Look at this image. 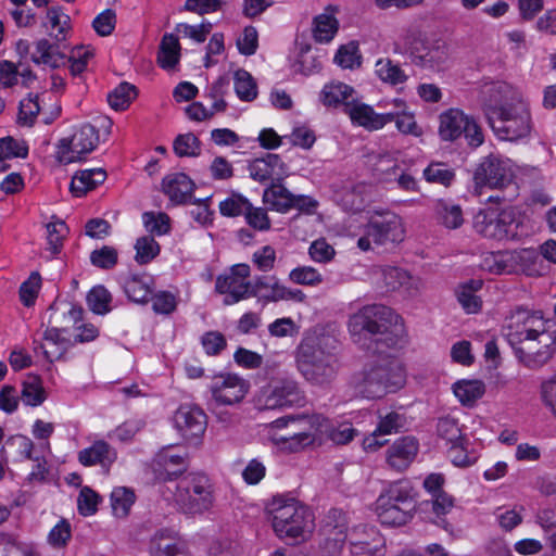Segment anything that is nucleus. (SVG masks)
Here are the masks:
<instances>
[{"mask_svg":"<svg viewBox=\"0 0 556 556\" xmlns=\"http://www.w3.org/2000/svg\"><path fill=\"white\" fill-rule=\"evenodd\" d=\"M116 451L102 440L78 453V460L81 465L93 466L100 464L106 470L116 460Z\"/></svg>","mask_w":556,"mask_h":556,"instance_id":"nucleus-31","label":"nucleus"},{"mask_svg":"<svg viewBox=\"0 0 556 556\" xmlns=\"http://www.w3.org/2000/svg\"><path fill=\"white\" fill-rule=\"evenodd\" d=\"M118 261V252L115 248L103 245L101 249L93 250L90 253V262L93 266L101 269H112Z\"/></svg>","mask_w":556,"mask_h":556,"instance_id":"nucleus-57","label":"nucleus"},{"mask_svg":"<svg viewBox=\"0 0 556 556\" xmlns=\"http://www.w3.org/2000/svg\"><path fill=\"white\" fill-rule=\"evenodd\" d=\"M21 399L27 406H39L46 400V392L41 378L37 375H28L22 384Z\"/></svg>","mask_w":556,"mask_h":556,"instance_id":"nucleus-42","label":"nucleus"},{"mask_svg":"<svg viewBox=\"0 0 556 556\" xmlns=\"http://www.w3.org/2000/svg\"><path fill=\"white\" fill-rule=\"evenodd\" d=\"M123 289L130 301L147 303L152 293L151 279L147 281L142 276L130 275L124 279Z\"/></svg>","mask_w":556,"mask_h":556,"instance_id":"nucleus-39","label":"nucleus"},{"mask_svg":"<svg viewBox=\"0 0 556 556\" xmlns=\"http://www.w3.org/2000/svg\"><path fill=\"white\" fill-rule=\"evenodd\" d=\"M540 397L542 403L549 408L554 415L556 409V371L541 382Z\"/></svg>","mask_w":556,"mask_h":556,"instance_id":"nucleus-64","label":"nucleus"},{"mask_svg":"<svg viewBox=\"0 0 556 556\" xmlns=\"http://www.w3.org/2000/svg\"><path fill=\"white\" fill-rule=\"evenodd\" d=\"M142 219L146 229L151 233L162 236L170 229L169 217L165 213L146 212L142 215Z\"/></svg>","mask_w":556,"mask_h":556,"instance_id":"nucleus-61","label":"nucleus"},{"mask_svg":"<svg viewBox=\"0 0 556 556\" xmlns=\"http://www.w3.org/2000/svg\"><path fill=\"white\" fill-rule=\"evenodd\" d=\"M135 260L138 264L144 265L150 263L160 254V244L151 236H143L137 239L135 244Z\"/></svg>","mask_w":556,"mask_h":556,"instance_id":"nucleus-55","label":"nucleus"},{"mask_svg":"<svg viewBox=\"0 0 556 556\" xmlns=\"http://www.w3.org/2000/svg\"><path fill=\"white\" fill-rule=\"evenodd\" d=\"M66 332L65 327H51L45 330L42 338L46 344H39V346L45 358L50 363L63 358L68 349L74 345L73 339L65 336Z\"/></svg>","mask_w":556,"mask_h":556,"instance_id":"nucleus-25","label":"nucleus"},{"mask_svg":"<svg viewBox=\"0 0 556 556\" xmlns=\"http://www.w3.org/2000/svg\"><path fill=\"white\" fill-rule=\"evenodd\" d=\"M98 143V129L91 124H85L71 138L59 141L56 160L63 164L80 162L97 148Z\"/></svg>","mask_w":556,"mask_h":556,"instance_id":"nucleus-13","label":"nucleus"},{"mask_svg":"<svg viewBox=\"0 0 556 556\" xmlns=\"http://www.w3.org/2000/svg\"><path fill=\"white\" fill-rule=\"evenodd\" d=\"M367 233L372 237V242L378 245L388 242H401L404 238L401 217L392 212L377 214L367 224Z\"/></svg>","mask_w":556,"mask_h":556,"instance_id":"nucleus-18","label":"nucleus"},{"mask_svg":"<svg viewBox=\"0 0 556 556\" xmlns=\"http://www.w3.org/2000/svg\"><path fill=\"white\" fill-rule=\"evenodd\" d=\"M336 10L329 5L323 14L314 18L313 34L316 41L329 42L338 31V21L334 17Z\"/></svg>","mask_w":556,"mask_h":556,"instance_id":"nucleus-36","label":"nucleus"},{"mask_svg":"<svg viewBox=\"0 0 556 556\" xmlns=\"http://www.w3.org/2000/svg\"><path fill=\"white\" fill-rule=\"evenodd\" d=\"M482 108L488 122L521 102L522 93L505 81L485 84L481 89Z\"/></svg>","mask_w":556,"mask_h":556,"instance_id":"nucleus-14","label":"nucleus"},{"mask_svg":"<svg viewBox=\"0 0 556 556\" xmlns=\"http://www.w3.org/2000/svg\"><path fill=\"white\" fill-rule=\"evenodd\" d=\"M302 400V393L295 381L275 379L261 389L256 405L260 409H276L300 404Z\"/></svg>","mask_w":556,"mask_h":556,"instance_id":"nucleus-15","label":"nucleus"},{"mask_svg":"<svg viewBox=\"0 0 556 556\" xmlns=\"http://www.w3.org/2000/svg\"><path fill=\"white\" fill-rule=\"evenodd\" d=\"M376 74L382 81L390 85H399L407 80V76L401 66L390 59H380L377 61Z\"/></svg>","mask_w":556,"mask_h":556,"instance_id":"nucleus-49","label":"nucleus"},{"mask_svg":"<svg viewBox=\"0 0 556 556\" xmlns=\"http://www.w3.org/2000/svg\"><path fill=\"white\" fill-rule=\"evenodd\" d=\"M387 291H396L404 289L409 296H415L420 292L421 280L413 277L407 270L391 265L380 266L378 268Z\"/></svg>","mask_w":556,"mask_h":556,"instance_id":"nucleus-22","label":"nucleus"},{"mask_svg":"<svg viewBox=\"0 0 556 556\" xmlns=\"http://www.w3.org/2000/svg\"><path fill=\"white\" fill-rule=\"evenodd\" d=\"M188 455L172 454L170 451L164 450L159 454L160 463L163 464L166 473L165 480H173L182 475L188 469Z\"/></svg>","mask_w":556,"mask_h":556,"instance_id":"nucleus-47","label":"nucleus"},{"mask_svg":"<svg viewBox=\"0 0 556 556\" xmlns=\"http://www.w3.org/2000/svg\"><path fill=\"white\" fill-rule=\"evenodd\" d=\"M473 227L483 237L496 240H517L525 235L522 223L513 208L497 214L491 208L481 210L475 216Z\"/></svg>","mask_w":556,"mask_h":556,"instance_id":"nucleus-7","label":"nucleus"},{"mask_svg":"<svg viewBox=\"0 0 556 556\" xmlns=\"http://www.w3.org/2000/svg\"><path fill=\"white\" fill-rule=\"evenodd\" d=\"M391 122H395L396 128L403 134L420 135L414 115L410 113H387L384 116V125Z\"/></svg>","mask_w":556,"mask_h":556,"instance_id":"nucleus-62","label":"nucleus"},{"mask_svg":"<svg viewBox=\"0 0 556 556\" xmlns=\"http://www.w3.org/2000/svg\"><path fill=\"white\" fill-rule=\"evenodd\" d=\"M250 207V202L247 198L240 194H232L230 198L219 203V212L227 217H236L244 214Z\"/></svg>","mask_w":556,"mask_h":556,"instance_id":"nucleus-60","label":"nucleus"},{"mask_svg":"<svg viewBox=\"0 0 556 556\" xmlns=\"http://www.w3.org/2000/svg\"><path fill=\"white\" fill-rule=\"evenodd\" d=\"M424 177L428 182L450 187L455 179V172L446 163L431 162L424 169Z\"/></svg>","mask_w":556,"mask_h":556,"instance_id":"nucleus-48","label":"nucleus"},{"mask_svg":"<svg viewBox=\"0 0 556 556\" xmlns=\"http://www.w3.org/2000/svg\"><path fill=\"white\" fill-rule=\"evenodd\" d=\"M334 62L342 68L359 66L361 55L358 54V46L353 41L341 46L334 55Z\"/></svg>","mask_w":556,"mask_h":556,"instance_id":"nucleus-59","label":"nucleus"},{"mask_svg":"<svg viewBox=\"0 0 556 556\" xmlns=\"http://www.w3.org/2000/svg\"><path fill=\"white\" fill-rule=\"evenodd\" d=\"M320 535L323 536L319 548L323 554V556H340L346 539L348 533L345 532H320Z\"/></svg>","mask_w":556,"mask_h":556,"instance_id":"nucleus-53","label":"nucleus"},{"mask_svg":"<svg viewBox=\"0 0 556 556\" xmlns=\"http://www.w3.org/2000/svg\"><path fill=\"white\" fill-rule=\"evenodd\" d=\"M180 45L174 34H165L160 43L157 63L164 70H172L179 62Z\"/></svg>","mask_w":556,"mask_h":556,"instance_id":"nucleus-37","label":"nucleus"},{"mask_svg":"<svg viewBox=\"0 0 556 556\" xmlns=\"http://www.w3.org/2000/svg\"><path fill=\"white\" fill-rule=\"evenodd\" d=\"M354 89L343 83H331L326 85L321 91V101L328 106H338L343 104V110L346 103H352V96Z\"/></svg>","mask_w":556,"mask_h":556,"instance_id":"nucleus-40","label":"nucleus"},{"mask_svg":"<svg viewBox=\"0 0 556 556\" xmlns=\"http://www.w3.org/2000/svg\"><path fill=\"white\" fill-rule=\"evenodd\" d=\"M313 425L317 431V440H321L324 437L329 438L333 443L338 445L348 444L355 435L358 434L357 430L353 428L351 424H340L334 427L329 419L323 415H313Z\"/></svg>","mask_w":556,"mask_h":556,"instance_id":"nucleus-27","label":"nucleus"},{"mask_svg":"<svg viewBox=\"0 0 556 556\" xmlns=\"http://www.w3.org/2000/svg\"><path fill=\"white\" fill-rule=\"evenodd\" d=\"M439 224L448 229H457L464 223L463 210L458 204L439 200L434 207Z\"/></svg>","mask_w":556,"mask_h":556,"instance_id":"nucleus-38","label":"nucleus"},{"mask_svg":"<svg viewBox=\"0 0 556 556\" xmlns=\"http://www.w3.org/2000/svg\"><path fill=\"white\" fill-rule=\"evenodd\" d=\"M173 149L179 157H194L200 155L201 142L192 132L182 134L175 138Z\"/></svg>","mask_w":556,"mask_h":556,"instance_id":"nucleus-51","label":"nucleus"},{"mask_svg":"<svg viewBox=\"0 0 556 556\" xmlns=\"http://www.w3.org/2000/svg\"><path fill=\"white\" fill-rule=\"evenodd\" d=\"M106 179V172L102 168L77 172L72 178L71 192L75 197H83Z\"/></svg>","mask_w":556,"mask_h":556,"instance_id":"nucleus-34","label":"nucleus"},{"mask_svg":"<svg viewBox=\"0 0 556 556\" xmlns=\"http://www.w3.org/2000/svg\"><path fill=\"white\" fill-rule=\"evenodd\" d=\"M47 231L49 250L53 255L59 254L63 247V239L67 232L65 223L62 220L49 223L47 225Z\"/></svg>","mask_w":556,"mask_h":556,"instance_id":"nucleus-63","label":"nucleus"},{"mask_svg":"<svg viewBox=\"0 0 556 556\" xmlns=\"http://www.w3.org/2000/svg\"><path fill=\"white\" fill-rule=\"evenodd\" d=\"M112 296L103 286L93 287L87 294V304L89 308L99 315L110 312V302Z\"/></svg>","mask_w":556,"mask_h":556,"instance_id":"nucleus-56","label":"nucleus"},{"mask_svg":"<svg viewBox=\"0 0 556 556\" xmlns=\"http://www.w3.org/2000/svg\"><path fill=\"white\" fill-rule=\"evenodd\" d=\"M544 328L541 311L530 312L519 306L511 311L507 318V338L511 346L519 345L526 340L538 334Z\"/></svg>","mask_w":556,"mask_h":556,"instance_id":"nucleus-16","label":"nucleus"},{"mask_svg":"<svg viewBox=\"0 0 556 556\" xmlns=\"http://www.w3.org/2000/svg\"><path fill=\"white\" fill-rule=\"evenodd\" d=\"M313 424V416H286L273 421L270 427L277 430L286 429L285 433H275V440L296 452L317 441V431Z\"/></svg>","mask_w":556,"mask_h":556,"instance_id":"nucleus-10","label":"nucleus"},{"mask_svg":"<svg viewBox=\"0 0 556 556\" xmlns=\"http://www.w3.org/2000/svg\"><path fill=\"white\" fill-rule=\"evenodd\" d=\"M453 391L463 405L471 406L484 394L485 389L479 380H463L454 383Z\"/></svg>","mask_w":556,"mask_h":556,"instance_id":"nucleus-41","label":"nucleus"},{"mask_svg":"<svg viewBox=\"0 0 556 556\" xmlns=\"http://www.w3.org/2000/svg\"><path fill=\"white\" fill-rule=\"evenodd\" d=\"M468 115L458 109H450L440 115L439 135L442 140L454 141L466 130Z\"/></svg>","mask_w":556,"mask_h":556,"instance_id":"nucleus-32","label":"nucleus"},{"mask_svg":"<svg viewBox=\"0 0 556 556\" xmlns=\"http://www.w3.org/2000/svg\"><path fill=\"white\" fill-rule=\"evenodd\" d=\"M249 382L232 374L216 376L210 390L212 397L218 405H233L240 403L249 391Z\"/></svg>","mask_w":556,"mask_h":556,"instance_id":"nucleus-17","label":"nucleus"},{"mask_svg":"<svg viewBox=\"0 0 556 556\" xmlns=\"http://www.w3.org/2000/svg\"><path fill=\"white\" fill-rule=\"evenodd\" d=\"M194 182L184 173H175L165 176L162 180L163 192L174 204L191 202Z\"/></svg>","mask_w":556,"mask_h":556,"instance_id":"nucleus-26","label":"nucleus"},{"mask_svg":"<svg viewBox=\"0 0 556 556\" xmlns=\"http://www.w3.org/2000/svg\"><path fill=\"white\" fill-rule=\"evenodd\" d=\"M469 445L466 438L451 444L448 457L455 466L468 467L477 462L479 455L473 448H470Z\"/></svg>","mask_w":556,"mask_h":556,"instance_id":"nucleus-46","label":"nucleus"},{"mask_svg":"<svg viewBox=\"0 0 556 556\" xmlns=\"http://www.w3.org/2000/svg\"><path fill=\"white\" fill-rule=\"evenodd\" d=\"M438 435L448 443H455L465 438L456 419L446 416L438 419L437 422Z\"/></svg>","mask_w":556,"mask_h":556,"instance_id":"nucleus-58","label":"nucleus"},{"mask_svg":"<svg viewBox=\"0 0 556 556\" xmlns=\"http://www.w3.org/2000/svg\"><path fill=\"white\" fill-rule=\"evenodd\" d=\"M519 260L520 253L517 251L491 253L484 257L481 266L492 274H511L516 270Z\"/></svg>","mask_w":556,"mask_h":556,"instance_id":"nucleus-33","label":"nucleus"},{"mask_svg":"<svg viewBox=\"0 0 556 556\" xmlns=\"http://www.w3.org/2000/svg\"><path fill=\"white\" fill-rule=\"evenodd\" d=\"M63 315L64 318L68 319V323H71L80 331L73 339L74 345L76 343L90 342L98 338L99 330L92 324H83L80 326H76L83 319L84 309L81 306L70 304V308L64 312Z\"/></svg>","mask_w":556,"mask_h":556,"instance_id":"nucleus-35","label":"nucleus"},{"mask_svg":"<svg viewBox=\"0 0 556 556\" xmlns=\"http://www.w3.org/2000/svg\"><path fill=\"white\" fill-rule=\"evenodd\" d=\"M264 203L268 204L277 212L286 213L296 207L303 210L305 207L316 206V202L305 195H294L281 184H271L263 193Z\"/></svg>","mask_w":556,"mask_h":556,"instance_id":"nucleus-20","label":"nucleus"},{"mask_svg":"<svg viewBox=\"0 0 556 556\" xmlns=\"http://www.w3.org/2000/svg\"><path fill=\"white\" fill-rule=\"evenodd\" d=\"M418 451L419 443L416 438L402 437L395 440L387 450V463L392 469L403 471L414 462Z\"/></svg>","mask_w":556,"mask_h":556,"instance_id":"nucleus-23","label":"nucleus"},{"mask_svg":"<svg viewBox=\"0 0 556 556\" xmlns=\"http://www.w3.org/2000/svg\"><path fill=\"white\" fill-rule=\"evenodd\" d=\"M175 427L181 437L195 443L201 439L206 429V415L198 406L182 405L174 416Z\"/></svg>","mask_w":556,"mask_h":556,"instance_id":"nucleus-19","label":"nucleus"},{"mask_svg":"<svg viewBox=\"0 0 556 556\" xmlns=\"http://www.w3.org/2000/svg\"><path fill=\"white\" fill-rule=\"evenodd\" d=\"M235 91L242 101H252L256 98V83L245 70H238L235 73Z\"/></svg>","mask_w":556,"mask_h":556,"instance_id":"nucleus-52","label":"nucleus"},{"mask_svg":"<svg viewBox=\"0 0 556 556\" xmlns=\"http://www.w3.org/2000/svg\"><path fill=\"white\" fill-rule=\"evenodd\" d=\"M482 286L481 281L471 280L470 282L462 286L457 292V299L463 308L469 313H477L481 308V300L475 294Z\"/></svg>","mask_w":556,"mask_h":556,"instance_id":"nucleus-50","label":"nucleus"},{"mask_svg":"<svg viewBox=\"0 0 556 556\" xmlns=\"http://www.w3.org/2000/svg\"><path fill=\"white\" fill-rule=\"evenodd\" d=\"M353 556H382L383 538L375 527L358 526L350 534Z\"/></svg>","mask_w":556,"mask_h":556,"instance_id":"nucleus-21","label":"nucleus"},{"mask_svg":"<svg viewBox=\"0 0 556 556\" xmlns=\"http://www.w3.org/2000/svg\"><path fill=\"white\" fill-rule=\"evenodd\" d=\"M514 180V170L510 160L500 154L491 153L481 159L473 172L476 191L483 187L490 189H504Z\"/></svg>","mask_w":556,"mask_h":556,"instance_id":"nucleus-11","label":"nucleus"},{"mask_svg":"<svg viewBox=\"0 0 556 556\" xmlns=\"http://www.w3.org/2000/svg\"><path fill=\"white\" fill-rule=\"evenodd\" d=\"M296 367L309 383L328 386L337 377L339 363L334 354L321 349L316 338L301 341L295 354Z\"/></svg>","mask_w":556,"mask_h":556,"instance_id":"nucleus-2","label":"nucleus"},{"mask_svg":"<svg viewBox=\"0 0 556 556\" xmlns=\"http://www.w3.org/2000/svg\"><path fill=\"white\" fill-rule=\"evenodd\" d=\"M134 502L135 494L127 488H115L111 493V506L116 517H126Z\"/></svg>","mask_w":556,"mask_h":556,"instance_id":"nucleus-54","label":"nucleus"},{"mask_svg":"<svg viewBox=\"0 0 556 556\" xmlns=\"http://www.w3.org/2000/svg\"><path fill=\"white\" fill-rule=\"evenodd\" d=\"M405 416L397 412H390L386 416H380L376 430L364 440V448L375 451L384 445L388 441L381 440V438L401 431L405 428Z\"/></svg>","mask_w":556,"mask_h":556,"instance_id":"nucleus-24","label":"nucleus"},{"mask_svg":"<svg viewBox=\"0 0 556 556\" xmlns=\"http://www.w3.org/2000/svg\"><path fill=\"white\" fill-rule=\"evenodd\" d=\"M401 317L391 308L382 304H372L362 307L350 321L354 333L366 331L374 336H381L375 340L376 349L381 345L393 349L397 345V336L391 330L396 328Z\"/></svg>","mask_w":556,"mask_h":556,"instance_id":"nucleus-3","label":"nucleus"},{"mask_svg":"<svg viewBox=\"0 0 556 556\" xmlns=\"http://www.w3.org/2000/svg\"><path fill=\"white\" fill-rule=\"evenodd\" d=\"M410 55L413 62L425 67H434L442 64L446 58V49L444 45H435L433 47H424V52L418 53V49L412 50Z\"/></svg>","mask_w":556,"mask_h":556,"instance_id":"nucleus-45","label":"nucleus"},{"mask_svg":"<svg viewBox=\"0 0 556 556\" xmlns=\"http://www.w3.org/2000/svg\"><path fill=\"white\" fill-rule=\"evenodd\" d=\"M47 17L53 28L58 27V34L54 40L50 41L41 38L35 43V52L30 54V60L37 64H45L51 68H58L65 64L66 56L61 51V42L66 39L70 16L65 15V21L61 22V8L52 7L47 12Z\"/></svg>","mask_w":556,"mask_h":556,"instance_id":"nucleus-8","label":"nucleus"},{"mask_svg":"<svg viewBox=\"0 0 556 556\" xmlns=\"http://www.w3.org/2000/svg\"><path fill=\"white\" fill-rule=\"evenodd\" d=\"M138 90L135 85L124 81L108 94V102L115 111H123L137 98Z\"/></svg>","mask_w":556,"mask_h":556,"instance_id":"nucleus-44","label":"nucleus"},{"mask_svg":"<svg viewBox=\"0 0 556 556\" xmlns=\"http://www.w3.org/2000/svg\"><path fill=\"white\" fill-rule=\"evenodd\" d=\"M28 155V144L23 139L7 136L0 139V162L15 157L25 159ZM9 165H1L0 172H4Z\"/></svg>","mask_w":556,"mask_h":556,"instance_id":"nucleus-43","label":"nucleus"},{"mask_svg":"<svg viewBox=\"0 0 556 556\" xmlns=\"http://www.w3.org/2000/svg\"><path fill=\"white\" fill-rule=\"evenodd\" d=\"M270 513L279 538L298 539L313 529L312 511L295 498L274 497Z\"/></svg>","mask_w":556,"mask_h":556,"instance_id":"nucleus-5","label":"nucleus"},{"mask_svg":"<svg viewBox=\"0 0 556 556\" xmlns=\"http://www.w3.org/2000/svg\"><path fill=\"white\" fill-rule=\"evenodd\" d=\"M377 356L354 376L353 387L362 397L376 400L403 388L406 375L403 364L383 349H376Z\"/></svg>","mask_w":556,"mask_h":556,"instance_id":"nucleus-1","label":"nucleus"},{"mask_svg":"<svg viewBox=\"0 0 556 556\" xmlns=\"http://www.w3.org/2000/svg\"><path fill=\"white\" fill-rule=\"evenodd\" d=\"M174 502L182 514L201 515L214 505L213 483L204 473L191 472L182 476L176 484Z\"/></svg>","mask_w":556,"mask_h":556,"instance_id":"nucleus-4","label":"nucleus"},{"mask_svg":"<svg viewBox=\"0 0 556 556\" xmlns=\"http://www.w3.org/2000/svg\"><path fill=\"white\" fill-rule=\"evenodd\" d=\"M493 131L503 140L514 141L526 137L531 130V117L528 103L522 100L503 115L488 122Z\"/></svg>","mask_w":556,"mask_h":556,"instance_id":"nucleus-12","label":"nucleus"},{"mask_svg":"<svg viewBox=\"0 0 556 556\" xmlns=\"http://www.w3.org/2000/svg\"><path fill=\"white\" fill-rule=\"evenodd\" d=\"M251 281L240 280L233 276H219L216 279L215 289L225 294L224 304L232 305L251 296Z\"/></svg>","mask_w":556,"mask_h":556,"instance_id":"nucleus-28","label":"nucleus"},{"mask_svg":"<svg viewBox=\"0 0 556 556\" xmlns=\"http://www.w3.org/2000/svg\"><path fill=\"white\" fill-rule=\"evenodd\" d=\"M412 488L406 482L390 484L377 498L376 511L379 520L388 526H403L415 511Z\"/></svg>","mask_w":556,"mask_h":556,"instance_id":"nucleus-6","label":"nucleus"},{"mask_svg":"<svg viewBox=\"0 0 556 556\" xmlns=\"http://www.w3.org/2000/svg\"><path fill=\"white\" fill-rule=\"evenodd\" d=\"M150 552L152 556L161 554H182V552H186V544L176 531L164 528L153 534Z\"/></svg>","mask_w":556,"mask_h":556,"instance_id":"nucleus-30","label":"nucleus"},{"mask_svg":"<svg viewBox=\"0 0 556 556\" xmlns=\"http://www.w3.org/2000/svg\"><path fill=\"white\" fill-rule=\"evenodd\" d=\"M518 362L528 369L538 370L545 366L556 353V332L542 328L538 334L526 338L513 346Z\"/></svg>","mask_w":556,"mask_h":556,"instance_id":"nucleus-9","label":"nucleus"},{"mask_svg":"<svg viewBox=\"0 0 556 556\" xmlns=\"http://www.w3.org/2000/svg\"><path fill=\"white\" fill-rule=\"evenodd\" d=\"M344 112L353 123L369 130H377L384 126L386 114H378L370 105L356 102L354 99L352 103H346Z\"/></svg>","mask_w":556,"mask_h":556,"instance_id":"nucleus-29","label":"nucleus"}]
</instances>
